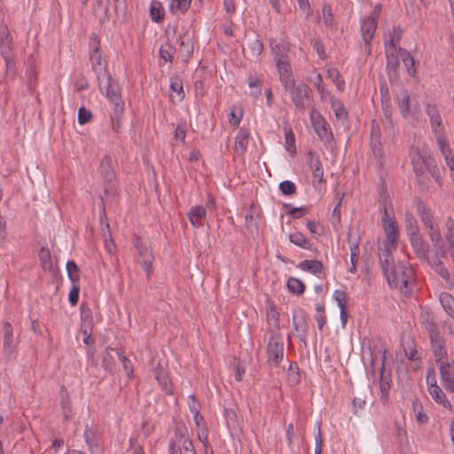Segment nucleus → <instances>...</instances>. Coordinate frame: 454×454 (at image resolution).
I'll return each mask as SVG.
<instances>
[{
    "label": "nucleus",
    "mask_w": 454,
    "mask_h": 454,
    "mask_svg": "<svg viewBox=\"0 0 454 454\" xmlns=\"http://www.w3.org/2000/svg\"><path fill=\"white\" fill-rule=\"evenodd\" d=\"M187 216L194 227L201 226V220L206 217V209L202 206H194L187 213Z\"/></svg>",
    "instance_id": "obj_31"
},
{
    "label": "nucleus",
    "mask_w": 454,
    "mask_h": 454,
    "mask_svg": "<svg viewBox=\"0 0 454 454\" xmlns=\"http://www.w3.org/2000/svg\"><path fill=\"white\" fill-rule=\"evenodd\" d=\"M3 351L6 361L15 357L16 345L14 343L12 326L9 322L4 325V346Z\"/></svg>",
    "instance_id": "obj_14"
},
{
    "label": "nucleus",
    "mask_w": 454,
    "mask_h": 454,
    "mask_svg": "<svg viewBox=\"0 0 454 454\" xmlns=\"http://www.w3.org/2000/svg\"><path fill=\"white\" fill-rule=\"evenodd\" d=\"M0 50L2 57L14 55L12 41L8 33L2 34L0 36Z\"/></svg>",
    "instance_id": "obj_45"
},
{
    "label": "nucleus",
    "mask_w": 454,
    "mask_h": 454,
    "mask_svg": "<svg viewBox=\"0 0 454 454\" xmlns=\"http://www.w3.org/2000/svg\"><path fill=\"white\" fill-rule=\"evenodd\" d=\"M290 93V97L295 109L303 113L306 107H309L313 103V96L310 87L306 83L294 84L286 89Z\"/></svg>",
    "instance_id": "obj_5"
},
{
    "label": "nucleus",
    "mask_w": 454,
    "mask_h": 454,
    "mask_svg": "<svg viewBox=\"0 0 454 454\" xmlns=\"http://www.w3.org/2000/svg\"><path fill=\"white\" fill-rule=\"evenodd\" d=\"M243 118V108L240 106H233L229 114V121L231 127H238Z\"/></svg>",
    "instance_id": "obj_48"
},
{
    "label": "nucleus",
    "mask_w": 454,
    "mask_h": 454,
    "mask_svg": "<svg viewBox=\"0 0 454 454\" xmlns=\"http://www.w3.org/2000/svg\"><path fill=\"white\" fill-rule=\"evenodd\" d=\"M316 315L315 319L317 323V328L319 330H322L324 325L326 323V317H325V308L324 303H318L316 306Z\"/></svg>",
    "instance_id": "obj_54"
},
{
    "label": "nucleus",
    "mask_w": 454,
    "mask_h": 454,
    "mask_svg": "<svg viewBox=\"0 0 454 454\" xmlns=\"http://www.w3.org/2000/svg\"><path fill=\"white\" fill-rule=\"evenodd\" d=\"M169 90L172 92L176 93L179 100H183L184 98L185 93L184 90V83L180 75L175 74L170 77Z\"/></svg>",
    "instance_id": "obj_39"
},
{
    "label": "nucleus",
    "mask_w": 454,
    "mask_h": 454,
    "mask_svg": "<svg viewBox=\"0 0 454 454\" xmlns=\"http://www.w3.org/2000/svg\"><path fill=\"white\" fill-rule=\"evenodd\" d=\"M193 49L192 38L185 34L180 36V51L186 59H189L192 56Z\"/></svg>",
    "instance_id": "obj_42"
},
{
    "label": "nucleus",
    "mask_w": 454,
    "mask_h": 454,
    "mask_svg": "<svg viewBox=\"0 0 454 454\" xmlns=\"http://www.w3.org/2000/svg\"><path fill=\"white\" fill-rule=\"evenodd\" d=\"M322 12L325 25L329 27H333L335 26V20L333 19L331 6L327 4H324Z\"/></svg>",
    "instance_id": "obj_56"
},
{
    "label": "nucleus",
    "mask_w": 454,
    "mask_h": 454,
    "mask_svg": "<svg viewBox=\"0 0 454 454\" xmlns=\"http://www.w3.org/2000/svg\"><path fill=\"white\" fill-rule=\"evenodd\" d=\"M267 320L270 323H273L274 325H278L279 322V313L274 305L267 308L266 310Z\"/></svg>",
    "instance_id": "obj_64"
},
{
    "label": "nucleus",
    "mask_w": 454,
    "mask_h": 454,
    "mask_svg": "<svg viewBox=\"0 0 454 454\" xmlns=\"http://www.w3.org/2000/svg\"><path fill=\"white\" fill-rule=\"evenodd\" d=\"M445 239L449 242L450 247H454V220L451 216L447 217L445 221Z\"/></svg>",
    "instance_id": "obj_52"
},
{
    "label": "nucleus",
    "mask_w": 454,
    "mask_h": 454,
    "mask_svg": "<svg viewBox=\"0 0 454 454\" xmlns=\"http://www.w3.org/2000/svg\"><path fill=\"white\" fill-rule=\"evenodd\" d=\"M278 188H279L281 193L286 196H291V195L295 194L296 190H297L294 183H293L292 181H289V180L282 181L279 184Z\"/></svg>",
    "instance_id": "obj_57"
},
{
    "label": "nucleus",
    "mask_w": 454,
    "mask_h": 454,
    "mask_svg": "<svg viewBox=\"0 0 454 454\" xmlns=\"http://www.w3.org/2000/svg\"><path fill=\"white\" fill-rule=\"evenodd\" d=\"M300 270L309 272L318 278H321L324 270V265L318 260H304L301 262L298 266Z\"/></svg>",
    "instance_id": "obj_26"
},
{
    "label": "nucleus",
    "mask_w": 454,
    "mask_h": 454,
    "mask_svg": "<svg viewBox=\"0 0 454 454\" xmlns=\"http://www.w3.org/2000/svg\"><path fill=\"white\" fill-rule=\"evenodd\" d=\"M405 231L408 238L420 233L416 218L411 213L407 212L404 218Z\"/></svg>",
    "instance_id": "obj_37"
},
{
    "label": "nucleus",
    "mask_w": 454,
    "mask_h": 454,
    "mask_svg": "<svg viewBox=\"0 0 454 454\" xmlns=\"http://www.w3.org/2000/svg\"><path fill=\"white\" fill-rule=\"evenodd\" d=\"M38 258L41 262V266L43 270L45 271H51L53 269V263L51 261V254L48 247H42L39 254Z\"/></svg>",
    "instance_id": "obj_38"
},
{
    "label": "nucleus",
    "mask_w": 454,
    "mask_h": 454,
    "mask_svg": "<svg viewBox=\"0 0 454 454\" xmlns=\"http://www.w3.org/2000/svg\"><path fill=\"white\" fill-rule=\"evenodd\" d=\"M27 70V86L30 93H33L37 82V72L35 68V59L33 55L29 56L26 61Z\"/></svg>",
    "instance_id": "obj_24"
},
{
    "label": "nucleus",
    "mask_w": 454,
    "mask_h": 454,
    "mask_svg": "<svg viewBox=\"0 0 454 454\" xmlns=\"http://www.w3.org/2000/svg\"><path fill=\"white\" fill-rule=\"evenodd\" d=\"M267 362L277 367L284 357V343L280 336H270L267 346Z\"/></svg>",
    "instance_id": "obj_9"
},
{
    "label": "nucleus",
    "mask_w": 454,
    "mask_h": 454,
    "mask_svg": "<svg viewBox=\"0 0 454 454\" xmlns=\"http://www.w3.org/2000/svg\"><path fill=\"white\" fill-rule=\"evenodd\" d=\"M277 67L279 80L285 90L292 87L294 83V78L293 74V70L291 67V63H282L278 64Z\"/></svg>",
    "instance_id": "obj_22"
},
{
    "label": "nucleus",
    "mask_w": 454,
    "mask_h": 454,
    "mask_svg": "<svg viewBox=\"0 0 454 454\" xmlns=\"http://www.w3.org/2000/svg\"><path fill=\"white\" fill-rule=\"evenodd\" d=\"M289 49L286 48L284 44L278 43L274 47H272V52L274 55V60L276 62V66L282 63H289L290 59L287 52Z\"/></svg>",
    "instance_id": "obj_35"
},
{
    "label": "nucleus",
    "mask_w": 454,
    "mask_h": 454,
    "mask_svg": "<svg viewBox=\"0 0 454 454\" xmlns=\"http://www.w3.org/2000/svg\"><path fill=\"white\" fill-rule=\"evenodd\" d=\"M116 351L117 350L114 348L107 347L102 356V366L105 371L111 374H114L115 367V360L113 353L116 354Z\"/></svg>",
    "instance_id": "obj_33"
},
{
    "label": "nucleus",
    "mask_w": 454,
    "mask_h": 454,
    "mask_svg": "<svg viewBox=\"0 0 454 454\" xmlns=\"http://www.w3.org/2000/svg\"><path fill=\"white\" fill-rule=\"evenodd\" d=\"M315 108L312 107L309 114L311 125L321 142L325 145H329L333 141L332 129L324 117L320 114L315 115Z\"/></svg>",
    "instance_id": "obj_7"
},
{
    "label": "nucleus",
    "mask_w": 454,
    "mask_h": 454,
    "mask_svg": "<svg viewBox=\"0 0 454 454\" xmlns=\"http://www.w3.org/2000/svg\"><path fill=\"white\" fill-rule=\"evenodd\" d=\"M398 108L401 115L404 119H412L418 121L420 114L419 103L416 100H411L408 90H403L401 98H398Z\"/></svg>",
    "instance_id": "obj_8"
},
{
    "label": "nucleus",
    "mask_w": 454,
    "mask_h": 454,
    "mask_svg": "<svg viewBox=\"0 0 454 454\" xmlns=\"http://www.w3.org/2000/svg\"><path fill=\"white\" fill-rule=\"evenodd\" d=\"M386 361V350L381 357V364L380 367V375L378 376L375 369V358L372 356L371 359V366L370 371H368V374H372L373 376V381L379 382L380 391V401L382 403L386 404L388 401L389 391L392 386V375L391 370H387L385 366Z\"/></svg>",
    "instance_id": "obj_3"
},
{
    "label": "nucleus",
    "mask_w": 454,
    "mask_h": 454,
    "mask_svg": "<svg viewBox=\"0 0 454 454\" xmlns=\"http://www.w3.org/2000/svg\"><path fill=\"white\" fill-rule=\"evenodd\" d=\"M439 366L441 382L448 392L454 391V365L448 361L436 363Z\"/></svg>",
    "instance_id": "obj_13"
},
{
    "label": "nucleus",
    "mask_w": 454,
    "mask_h": 454,
    "mask_svg": "<svg viewBox=\"0 0 454 454\" xmlns=\"http://www.w3.org/2000/svg\"><path fill=\"white\" fill-rule=\"evenodd\" d=\"M333 299L337 302L338 307L340 309H347L348 294L344 290H335L333 292Z\"/></svg>",
    "instance_id": "obj_59"
},
{
    "label": "nucleus",
    "mask_w": 454,
    "mask_h": 454,
    "mask_svg": "<svg viewBox=\"0 0 454 454\" xmlns=\"http://www.w3.org/2000/svg\"><path fill=\"white\" fill-rule=\"evenodd\" d=\"M153 373L161 389L167 394L171 395L173 393L172 382L169 380L164 367L158 363L157 366L153 368Z\"/></svg>",
    "instance_id": "obj_21"
},
{
    "label": "nucleus",
    "mask_w": 454,
    "mask_h": 454,
    "mask_svg": "<svg viewBox=\"0 0 454 454\" xmlns=\"http://www.w3.org/2000/svg\"><path fill=\"white\" fill-rule=\"evenodd\" d=\"M409 239L412 250L417 257L429 262L430 246L421 233L411 236Z\"/></svg>",
    "instance_id": "obj_12"
},
{
    "label": "nucleus",
    "mask_w": 454,
    "mask_h": 454,
    "mask_svg": "<svg viewBox=\"0 0 454 454\" xmlns=\"http://www.w3.org/2000/svg\"><path fill=\"white\" fill-rule=\"evenodd\" d=\"M81 331L84 336L82 340L83 343L89 347L92 346L95 340L91 336L92 325H90V323L85 325Z\"/></svg>",
    "instance_id": "obj_62"
},
{
    "label": "nucleus",
    "mask_w": 454,
    "mask_h": 454,
    "mask_svg": "<svg viewBox=\"0 0 454 454\" xmlns=\"http://www.w3.org/2000/svg\"><path fill=\"white\" fill-rule=\"evenodd\" d=\"M414 277V271L411 266L397 262L395 266L391 268V270L385 276L387 281L391 288H398L403 291L406 294L411 293L409 288Z\"/></svg>",
    "instance_id": "obj_2"
},
{
    "label": "nucleus",
    "mask_w": 454,
    "mask_h": 454,
    "mask_svg": "<svg viewBox=\"0 0 454 454\" xmlns=\"http://www.w3.org/2000/svg\"><path fill=\"white\" fill-rule=\"evenodd\" d=\"M250 132L248 129H240L235 137L233 149L237 154H243L247 148Z\"/></svg>",
    "instance_id": "obj_27"
},
{
    "label": "nucleus",
    "mask_w": 454,
    "mask_h": 454,
    "mask_svg": "<svg viewBox=\"0 0 454 454\" xmlns=\"http://www.w3.org/2000/svg\"><path fill=\"white\" fill-rule=\"evenodd\" d=\"M399 51L398 47L395 44L394 36L389 39L388 47L386 49L387 69L388 72H396L399 67Z\"/></svg>",
    "instance_id": "obj_15"
},
{
    "label": "nucleus",
    "mask_w": 454,
    "mask_h": 454,
    "mask_svg": "<svg viewBox=\"0 0 454 454\" xmlns=\"http://www.w3.org/2000/svg\"><path fill=\"white\" fill-rule=\"evenodd\" d=\"M327 76L331 79L337 86L340 91H342L345 87V82L341 80L340 74L336 67H331L327 70Z\"/></svg>",
    "instance_id": "obj_51"
},
{
    "label": "nucleus",
    "mask_w": 454,
    "mask_h": 454,
    "mask_svg": "<svg viewBox=\"0 0 454 454\" xmlns=\"http://www.w3.org/2000/svg\"><path fill=\"white\" fill-rule=\"evenodd\" d=\"M284 207L290 208L286 214L295 219H299L309 212V209L307 207H291L290 204H285Z\"/></svg>",
    "instance_id": "obj_55"
},
{
    "label": "nucleus",
    "mask_w": 454,
    "mask_h": 454,
    "mask_svg": "<svg viewBox=\"0 0 454 454\" xmlns=\"http://www.w3.org/2000/svg\"><path fill=\"white\" fill-rule=\"evenodd\" d=\"M439 301L444 311L450 317H454V297L449 293H442Z\"/></svg>",
    "instance_id": "obj_41"
},
{
    "label": "nucleus",
    "mask_w": 454,
    "mask_h": 454,
    "mask_svg": "<svg viewBox=\"0 0 454 454\" xmlns=\"http://www.w3.org/2000/svg\"><path fill=\"white\" fill-rule=\"evenodd\" d=\"M433 133L434 134V136L436 137L437 145H438L441 153L444 156L445 161H447V157L453 158L451 156V149L448 146V143L444 137V129L433 131Z\"/></svg>",
    "instance_id": "obj_34"
},
{
    "label": "nucleus",
    "mask_w": 454,
    "mask_h": 454,
    "mask_svg": "<svg viewBox=\"0 0 454 454\" xmlns=\"http://www.w3.org/2000/svg\"><path fill=\"white\" fill-rule=\"evenodd\" d=\"M90 61L96 75L108 71L107 61L103 59L102 51L90 52Z\"/></svg>",
    "instance_id": "obj_28"
},
{
    "label": "nucleus",
    "mask_w": 454,
    "mask_h": 454,
    "mask_svg": "<svg viewBox=\"0 0 454 454\" xmlns=\"http://www.w3.org/2000/svg\"><path fill=\"white\" fill-rule=\"evenodd\" d=\"M175 48L168 43L161 45L159 50L160 58L169 63L173 62Z\"/></svg>",
    "instance_id": "obj_50"
},
{
    "label": "nucleus",
    "mask_w": 454,
    "mask_h": 454,
    "mask_svg": "<svg viewBox=\"0 0 454 454\" xmlns=\"http://www.w3.org/2000/svg\"><path fill=\"white\" fill-rule=\"evenodd\" d=\"M377 28V20L372 17H367L361 21V35L364 44L370 48L371 41Z\"/></svg>",
    "instance_id": "obj_18"
},
{
    "label": "nucleus",
    "mask_w": 454,
    "mask_h": 454,
    "mask_svg": "<svg viewBox=\"0 0 454 454\" xmlns=\"http://www.w3.org/2000/svg\"><path fill=\"white\" fill-rule=\"evenodd\" d=\"M98 171L101 177L111 184L115 179V172L113 168V159L109 154H106L100 160Z\"/></svg>",
    "instance_id": "obj_19"
},
{
    "label": "nucleus",
    "mask_w": 454,
    "mask_h": 454,
    "mask_svg": "<svg viewBox=\"0 0 454 454\" xmlns=\"http://www.w3.org/2000/svg\"><path fill=\"white\" fill-rule=\"evenodd\" d=\"M394 250H386V247L383 246H379V258L381 270L383 271L384 276L391 270L393 266H395L396 263L394 262V257L392 255Z\"/></svg>",
    "instance_id": "obj_23"
},
{
    "label": "nucleus",
    "mask_w": 454,
    "mask_h": 454,
    "mask_svg": "<svg viewBox=\"0 0 454 454\" xmlns=\"http://www.w3.org/2000/svg\"><path fill=\"white\" fill-rule=\"evenodd\" d=\"M417 213L423 224L434 220L432 210L420 199L417 200Z\"/></svg>",
    "instance_id": "obj_32"
},
{
    "label": "nucleus",
    "mask_w": 454,
    "mask_h": 454,
    "mask_svg": "<svg viewBox=\"0 0 454 454\" xmlns=\"http://www.w3.org/2000/svg\"><path fill=\"white\" fill-rule=\"evenodd\" d=\"M293 326L298 333L297 336L299 340L306 345V340L308 335L309 325L306 320L305 313L300 317L297 316L295 310L293 313Z\"/></svg>",
    "instance_id": "obj_20"
},
{
    "label": "nucleus",
    "mask_w": 454,
    "mask_h": 454,
    "mask_svg": "<svg viewBox=\"0 0 454 454\" xmlns=\"http://www.w3.org/2000/svg\"><path fill=\"white\" fill-rule=\"evenodd\" d=\"M192 0H172V3L169 5V9L171 12L176 11L181 12L182 13L185 12L191 6Z\"/></svg>",
    "instance_id": "obj_58"
},
{
    "label": "nucleus",
    "mask_w": 454,
    "mask_h": 454,
    "mask_svg": "<svg viewBox=\"0 0 454 454\" xmlns=\"http://www.w3.org/2000/svg\"><path fill=\"white\" fill-rule=\"evenodd\" d=\"M287 289L290 293L301 295L305 291V284L299 278L290 277L286 282Z\"/></svg>",
    "instance_id": "obj_44"
},
{
    "label": "nucleus",
    "mask_w": 454,
    "mask_h": 454,
    "mask_svg": "<svg viewBox=\"0 0 454 454\" xmlns=\"http://www.w3.org/2000/svg\"><path fill=\"white\" fill-rule=\"evenodd\" d=\"M288 371H289V372H288V380L292 384L299 383L300 380H301V376H300V373L298 372V365H297V364L296 363L290 364Z\"/></svg>",
    "instance_id": "obj_61"
},
{
    "label": "nucleus",
    "mask_w": 454,
    "mask_h": 454,
    "mask_svg": "<svg viewBox=\"0 0 454 454\" xmlns=\"http://www.w3.org/2000/svg\"><path fill=\"white\" fill-rule=\"evenodd\" d=\"M423 165L426 167L427 170L429 172L431 176L434 179L435 183L439 185H442V178L441 175V170L437 166L435 160L431 157H420Z\"/></svg>",
    "instance_id": "obj_25"
},
{
    "label": "nucleus",
    "mask_w": 454,
    "mask_h": 454,
    "mask_svg": "<svg viewBox=\"0 0 454 454\" xmlns=\"http://www.w3.org/2000/svg\"><path fill=\"white\" fill-rule=\"evenodd\" d=\"M425 112L430 120L432 131L444 129L442 125V119L436 104L430 102L426 103Z\"/></svg>",
    "instance_id": "obj_17"
},
{
    "label": "nucleus",
    "mask_w": 454,
    "mask_h": 454,
    "mask_svg": "<svg viewBox=\"0 0 454 454\" xmlns=\"http://www.w3.org/2000/svg\"><path fill=\"white\" fill-rule=\"evenodd\" d=\"M96 76L100 93L114 105L113 109L117 114L124 112V101L121 97V89L118 82L112 77L109 71L97 74Z\"/></svg>",
    "instance_id": "obj_1"
},
{
    "label": "nucleus",
    "mask_w": 454,
    "mask_h": 454,
    "mask_svg": "<svg viewBox=\"0 0 454 454\" xmlns=\"http://www.w3.org/2000/svg\"><path fill=\"white\" fill-rule=\"evenodd\" d=\"M381 221L386 235V239L383 240L381 246L385 247L386 250H395L397 247L399 230L396 222L388 217L386 207H384V215Z\"/></svg>",
    "instance_id": "obj_6"
},
{
    "label": "nucleus",
    "mask_w": 454,
    "mask_h": 454,
    "mask_svg": "<svg viewBox=\"0 0 454 454\" xmlns=\"http://www.w3.org/2000/svg\"><path fill=\"white\" fill-rule=\"evenodd\" d=\"M370 147L374 157L380 162L384 156V150L381 143L380 125L374 119L372 121Z\"/></svg>",
    "instance_id": "obj_11"
},
{
    "label": "nucleus",
    "mask_w": 454,
    "mask_h": 454,
    "mask_svg": "<svg viewBox=\"0 0 454 454\" xmlns=\"http://www.w3.org/2000/svg\"><path fill=\"white\" fill-rule=\"evenodd\" d=\"M187 434L184 426L177 425L175 427V438L168 442L169 454H196L193 443Z\"/></svg>",
    "instance_id": "obj_4"
},
{
    "label": "nucleus",
    "mask_w": 454,
    "mask_h": 454,
    "mask_svg": "<svg viewBox=\"0 0 454 454\" xmlns=\"http://www.w3.org/2000/svg\"><path fill=\"white\" fill-rule=\"evenodd\" d=\"M431 348L435 358V362L439 363L443 361V358L447 356V351L444 348L445 341L442 336H438L430 340Z\"/></svg>",
    "instance_id": "obj_29"
},
{
    "label": "nucleus",
    "mask_w": 454,
    "mask_h": 454,
    "mask_svg": "<svg viewBox=\"0 0 454 454\" xmlns=\"http://www.w3.org/2000/svg\"><path fill=\"white\" fill-rule=\"evenodd\" d=\"M398 51H399L400 57L402 58L403 64L405 65V67L407 68L408 74L411 76H414L415 72H416V70L414 68V65H415L414 58L411 55V53L409 51L401 48L400 46H398Z\"/></svg>",
    "instance_id": "obj_43"
},
{
    "label": "nucleus",
    "mask_w": 454,
    "mask_h": 454,
    "mask_svg": "<svg viewBox=\"0 0 454 454\" xmlns=\"http://www.w3.org/2000/svg\"><path fill=\"white\" fill-rule=\"evenodd\" d=\"M284 133L286 140V149L288 151L291 156H294L296 153L295 136L291 128H285Z\"/></svg>",
    "instance_id": "obj_47"
},
{
    "label": "nucleus",
    "mask_w": 454,
    "mask_h": 454,
    "mask_svg": "<svg viewBox=\"0 0 454 454\" xmlns=\"http://www.w3.org/2000/svg\"><path fill=\"white\" fill-rule=\"evenodd\" d=\"M67 276L69 280L72 282V284L78 283L80 279L79 276V267L77 266L76 262L74 261H68L66 264Z\"/></svg>",
    "instance_id": "obj_49"
},
{
    "label": "nucleus",
    "mask_w": 454,
    "mask_h": 454,
    "mask_svg": "<svg viewBox=\"0 0 454 454\" xmlns=\"http://www.w3.org/2000/svg\"><path fill=\"white\" fill-rule=\"evenodd\" d=\"M134 240V245L137 250L139 257L141 258V265L145 271L146 278L150 279L152 274V265L154 259L153 252L149 250L145 244L142 243L139 237L135 236Z\"/></svg>",
    "instance_id": "obj_10"
},
{
    "label": "nucleus",
    "mask_w": 454,
    "mask_h": 454,
    "mask_svg": "<svg viewBox=\"0 0 454 454\" xmlns=\"http://www.w3.org/2000/svg\"><path fill=\"white\" fill-rule=\"evenodd\" d=\"M424 327L425 330L428 333L430 340L441 336L437 324L433 319H427Z\"/></svg>",
    "instance_id": "obj_60"
},
{
    "label": "nucleus",
    "mask_w": 454,
    "mask_h": 454,
    "mask_svg": "<svg viewBox=\"0 0 454 454\" xmlns=\"http://www.w3.org/2000/svg\"><path fill=\"white\" fill-rule=\"evenodd\" d=\"M428 392L432 398L439 404H442L444 407L450 406L449 400L447 399L444 392L437 386L436 380H433V383L427 387Z\"/></svg>",
    "instance_id": "obj_30"
},
{
    "label": "nucleus",
    "mask_w": 454,
    "mask_h": 454,
    "mask_svg": "<svg viewBox=\"0 0 454 454\" xmlns=\"http://www.w3.org/2000/svg\"><path fill=\"white\" fill-rule=\"evenodd\" d=\"M308 158L309 165L312 169L313 182H317V184L326 183V180L324 177V169L319 157L312 151H309L308 153Z\"/></svg>",
    "instance_id": "obj_16"
},
{
    "label": "nucleus",
    "mask_w": 454,
    "mask_h": 454,
    "mask_svg": "<svg viewBox=\"0 0 454 454\" xmlns=\"http://www.w3.org/2000/svg\"><path fill=\"white\" fill-rule=\"evenodd\" d=\"M247 47L250 56L253 58L259 57L263 50L262 42L261 41V39H259V37L249 42Z\"/></svg>",
    "instance_id": "obj_53"
},
{
    "label": "nucleus",
    "mask_w": 454,
    "mask_h": 454,
    "mask_svg": "<svg viewBox=\"0 0 454 454\" xmlns=\"http://www.w3.org/2000/svg\"><path fill=\"white\" fill-rule=\"evenodd\" d=\"M91 119V112L86 109L84 106H81L78 110V123L81 125H84L90 121Z\"/></svg>",
    "instance_id": "obj_63"
},
{
    "label": "nucleus",
    "mask_w": 454,
    "mask_h": 454,
    "mask_svg": "<svg viewBox=\"0 0 454 454\" xmlns=\"http://www.w3.org/2000/svg\"><path fill=\"white\" fill-rule=\"evenodd\" d=\"M60 405L64 422L71 420L74 413L73 412L72 402L67 393L61 395Z\"/></svg>",
    "instance_id": "obj_36"
},
{
    "label": "nucleus",
    "mask_w": 454,
    "mask_h": 454,
    "mask_svg": "<svg viewBox=\"0 0 454 454\" xmlns=\"http://www.w3.org/2000/svg\"><path fill=\"white\" fill-rule=\"evenodd\" d=\"M289 241L301 247V248H303V249H311V242L309 241V239L308 238L305 237L304 234H302L301 232L300 231H295L292 234L289 235Z\"/></svg>",
    "instance_id": "obj_40"
},
{
    "label": "nucleus",
    "mask_w": 454,
    "mask_h": 454,
    "mask_svg": "<svg viewBox=\"0 0 454 454\" xmlns=\"http://www.w3.org/2000/svg\"><path fill=\"white\" fill-rule=\"evenodd\" d=\"M150 16L153 21L160 23L164 19V10L161 3L153 1L150 5Z\"/></svg>",
    "instance_id": "obj_46"
}]
</instances>
